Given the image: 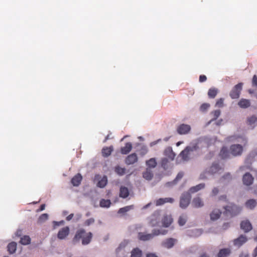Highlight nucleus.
<instances>
[{"label":"nucleus","instance_id":"obj_1","mask_svg":"<svg viewBox=\"0 0 257 257\" xmlns=\"http://www.w3.org/2000/svg\"><path fill=\"white\" fill-rule=\"evenodd\" d=\"M167 233V230H160L158 229H154L152 230V233L145 234L143 232H139L138 233V238L140 240L147 241L153 239L155 236L160 234L164 235Z\"/></svg>","mask_w":257,"mask_h":257},{"label":"nucleus","instance_id":"obj_2","mask_svg":"<svg viewBox=\"0 0 257 257\" xmlns=\"http://www.w3.org/2000/svg\"><path fill=\"white\" fill-rule=\"evenodd\" d=\"M224 213L226 215L232 217L238 214L241 212L242 208L240 206L231 203L224 207Z\"/></svg>","mask_w":257,"mask_h":257},{"label":"nucleus","instance_id":"obj_3","mask_svg":"<svg viewBox=\"0 0 257 257\" xmlns=\"http://www.w3.org/2000/svg\"><path fill=\"white\" fill-rule=\"evenodd\" d=\"M199 149L197 144H193L189 146H187L180 154V156L184 161H188L189 159L191 153L194 151H196Z\"/></svg>","mask_w":257,"mask_h":257},{"label":"nucleus","instance_id":"obj_4","mask_svg":"<svg viewBox=\"0 0 257 257\" xmlns=\"http://www.w3.org/2000/svg\"><path fill=\"white\" fill-rule=\"evenodd\" d=\"M243 85V83L240 82L232 88L229 93V96L232 99H237L239 97Z\"/></svg>","mask_w":257,"mask_h":257},{"label":"nucleus","instance_id":"obj_5","mask_svg":"<svg viewBox=\"0 0 257 257\" xmlns=\"http://www.w3.org/2000/svg\"><path fill=\"white\" fill-rule=\"evenodd\" d=\"M191 199V195L189 193H183L180 200V207L183 209L186 208L189 204Z\"/></svg>","mask_w":257,"mask_h":257},{"label":"nucleus","instance_id":"obj_6","mask_svg":"<svg viewBox=\"0 0 257 257\" xmlns=\"http://www.w3.org/2000/svg\"><path fill=\"white\" fill-rule=\"evenodd\" d=\"M149 225L151 227H155L159 225L160 217L158 212H155L148 218Z\"/></svg>","mask_w":257,"mask_h":257},{"label":"nucleus","instance_id":"obj_7","mask_svg":"<svg viewBox=\"0 0 257 257\" xmlns=\"http://www.w3.org/2000/svg\"><path fill=\"white\" fill-rule=\"evenodd\" d=\"M243 151V148L239 144L232 145L230 147V152L234 156L241 155Z\"/></svg>","mask_w":257,"mask_h":257},{"label":"nucleus","instance_id":"obj_8","mask_svg":"<svg viewBox=\"0 0 257 257\" xmlns=\"http://www.w3.org/2000/svg\"><path fill=\"white\" fill-rule=\"evenodd\" d=\"M86 234V231L84 229L81 228L78 229L76 233L72 239V242L74 244H76L79 242L81 239H82V238Z\"/></svg>","mask_w":257,"mask_h":257},{"label":"nucleus","instance_id":"obj_9","mask_svg":"<svg viewBox=\"0 0 257 257\" xmlns=\"http://www.w3.org/2000/svg\"><path fill=\"white\" fill-rule=\"evenodd\" d=\"M70 233V228L65 226L61 228L57 233V237L61 240L66 239Z\"/></svg>","mask_w":257,"mask_h":257},{"label":"nucleus","instance_id":"obj_10","mask_svg":"<svg viewBox=\"0 0 257 257\" xmlns=\"http://www.w3.org/2000/svg\"><path fill=\"white\" fill-rule=\"evenodd\" d=\"M190 130V126L184 123L179 125L177 128V132L180 135H186L188 134Z\"/></svg>","mask_w":257,"mask_h":257},{"label":"nucleus","instance_id":"obj_11","mask_svg":"<svg viewBox=\"0 0 257 257\" xmlns=\"http://www.w3.org/2000/svg\"><path fill=\"white\" fill-rule=\"evenodd\" d=\"M138 160L137 155L136 153H133L126 157L125 159V163L127 165H132L136 163Z\"/></svg>","mask_w":257,"mask_h":257},{"label":"nucleus","instance_id":"obj_12","mask_svg":"<svg viewBox=\"0 0 257 257\" xmlns=\"http://www.w3.org/2000/svg\"><path fill=\"white\" fill-rule=\"evenodd\" d=\"M254 178L252 176V175L249 173H245L242 178V181L243 184L246 186H250L251 185L253 182Z\"/></svg>","mask_w":257,"mask_h":257},{"label":"nucleus","instance_id":"obj_13","mask_svg":"<svg viewBox=\"0 0 257 257\" xmlns=\"http://www.w3.org/2000/svg\"><path fill=\"white\" fill-rule=\"evenodd\" d=\"M173 218L170 215H165L162 219V223L163 226L165 227H169L173 222Z\"/></svg>","mask_w":257,"mask_h":257},{"label":"nucleus","instance_id":"obj_14","mask_svg":"<svg viewBox=\"0 0 257 257\" xmlns=\"http://www.w3.org/2000/svg\"><path fill=\"white\" fill-rule=\"evenodd\" d=\"M164 155L167 157L170 161L174 160L176 155L173 151L171 147H168L166 148L164 151Z\"/></svg>","mask_w":257,"mask_h":257},{"label":"nucleus","instance_id":"obj_15","mask_svg":"<svg viewBox=\"0 0 257 257\" xmlns=\"http://www.w3.org/2000/svg\"><path fill=\"white\" fill-rule=\"evenodd\" d=\"M247 239L243 235H240L238 238L233 240L234 245L238 247L241 246L243 243L246 242Z\"/></svg>","mask_w":257,"mask_h":257},{"label":"nucleus","instance_id":"obj_16","mask_svg":"<svg viewBox=\"0 0 257 257\" xmlns=\"http://www.w3.org/2000/svg\"><path fill=\"white\" fill-rule=\"evenodd\" d=\"M240 228L243 230L244 232H247L251 230L252 225L248 220H244L240 223Z\"/></svg>","mask_w":257,"mask_h":257},{"label":"nucleus","instance_id":"obj_17","mask_svg":"<svg viewBox=\"0 0 257 257\" xmlns=\"http://www.w3.org/2000/svg\"><path fill=\"white\" fill-rule=\"evenodd\" d=\"M82 180V177L79 173L75 175L71 179V183L74 186H78Z\"/></svg>","mask_w":257,"mask_h":257},{"label":"nucleus","instance_id":"obj_18","mask_svg":"<svg viewBox=\"0 0 257 257\" xmlns=\"http://www.w3.org/2000/svg\"><path fill=\"white\" fill-rule=\"evenodd\" d=\"M130 194L128 189L124 186H121L119 189V196L123 199L127 198Z\"/></svg>","mask_w":257,"mask_h":257},{"label":"nucleus","instance_id":"obj_19","mask_svg":"<svg viewBox=\"0 0 257 257\" xmlns=\"http://www.w3.org/2000/svg\"><path fill=\"white\" fill-rule=\"evenodd\" d=\"M92 233L89 232L85 234L82 239V244L84 245L88 244L91 241Z\"/></svg>","mask_w":257,"mask_h":257},{"label":"nucleus","instance_id":"obj_20","mask_svg":"<svg viewBox=\"0 0 257 257\" xmlns=\"http://www.w3.org/2000/svg\"><path fill=\"white\" fill-rule=\"evenodd\" d=\"M238 106L242 108H246L250 106V101L248 99L241 98L238 102Z\"/></svg>","mask_w":257,"mask_h":257},{"label":"nucleus","instance_id":"obj_21","mask_svg":"<svg viewBox=\"0 0 257 257\" xmlns=\"http://www.w3.org/2000/svg\"><path fill=\"white\" fill-rule=\"evenodd\" d=\"M176 241V240L174 238H169L165 240L162 244L164 247L170 248L174 246Z\"/></svg>","mask_w":257,"mask_h":257},{"label":"nucleus","instance_id":"obj_22","mask_svg":"<svg viewBox=\"0 0 257 257\" xmlns=\"http://www.w3.org/2000/svg\"><path fill=\"white\" fill-rule=\"evenodd\" d=\"M220 168L217 163H213L212 166L206 171L207 173L210 174H213L218 172Z\"/></svg>","mask_w":257,"mask_h":257},{"label":"nucleus","instance_id":"obj_23","mask_svg":"<svg viewBox=\"0 0 257 257\" xmlns=\"http://www.w3.org/2000/svg\"><path fill=\"white\" fill-rule=\"evenodd\" d=\"M132 149V144L131 143H126L125 146L121 148L120 152L122 154L126 155L131 151Z\"/></svg>","mask_w":257,"mask_h":257},{"label":"nucleus","instance_id":"obj_24","mask_svg":"<svg viewBox=\"0 0 257 257\" xmlns=\"http://www.w3.org/2000/svg\"><path fill=\"white\" fill-rule=\"evenodd\" d=\"M256 123H257V117L255 115H253L247 118L246 123L247 125L253 128Z\"/></svg>","mask_w":257,"mask_h":257},{"label":"nucleus","instance_id":"obj_25","mask_svg":"<svg viewBox=\"0 0 257 257\" xmlns=\"http://www.w3.org/2000/svg\"><path fill=\"white\" fill-rule=\"evenodd\" d=\"M257 205L256 201L253 199H250L246 201L245 205L246 208L249 209H253Z\"/></svg>","mask_w":257,"mask_h":257},{"label":"nucleus","instance_id":"obj_26","mask_svg":"<svg viewBox=\"0 0 257 257\" xmlns=\"http://www.w3.org/2000/svg\"><path fill=\"white\" fill-rule=\"evenodd\" d=\"M204 203L200 197H195L192 201V205L195 208L202 207Z\"/></svg>","mask_w":257,"mask_h":257},{"label":"nucleus","instance_id":"obj_27","mask_svg":"<svg viewBox=\"0 0 257 257\" xmlns=\"http://www.w3.org/2000/svg\"><path fill=\"white\" fill-rule=\"evenodd\" d=\"M146 166L149 168H154L157 166V163L155 158H152L146 162Z\"/></svg>","mask_w":257,"mask_h":257},{"label":"nucleus","instance_id":"obj_28","mask_svg":"<svg viewBox=\"0 0 257 257\" xmlns=\"http://www.w3.org/2000/svg\"><path fill=\"white\" fill-rule=\"evenodd\" d=\"M113 151V147H104L102 150V155L104 157H107L110 155Z\"/></svg>","mask_w":257,"mask_h":257},{"label":"nucleus","instance_id":"obj_29","mask_svg":"<svg viewBox=\"0 0 257 257\" xmlns=\"http://www.w3.org/2000/svg\"><path fill=\"white\" fill-rule=\"evenodd\" d=\"M17 247V244L16 242L13 241L10 243L8 245V250L10 254L14 253L15 252Z\"/></svg>","mask_w":257,"mask_h":257},{"label":"nucleus","instance_id":"obj_30","mask_svg":"<svg viewBox=\"0 0 257 257\" xmlns=\"http://www.w3.org/2000/svg\"><path fill=\"white\" fill-rule=\"evenodd\" d=\"M221 212L218 209H215L210 214V218L212 220H215L219 218Z\"/></svg>","mask_w":257,"mask_h":257},{"label":"nucleus","instance_id":"obj_31","mask_svg":"<svg viewBox=\"0 0 257 257\" xmlns=\"http://www.w3.org/2000/svg\"><path fill=\"white\" fill-rule=\"evenodd\" d=\"M205 187V184L204 183H200L198 185H197L195 186H193L190 188L189 189V191L191 193H195L199 190L203 189Z\"/></svg>","mask_w":257,"mask_h":257},{"label":"nucleus","instance_id":"obj_32","mask_svg":"<svg viewBox=\"0 0 257 257\" xmlns=\"http://www.w3.org/2000/svg\"><path fill=\"white\" fill-rule=\"evenodd\" d=\"M143 177L147 180H151L153 177V173L149 168H147L143 173Z\"/></svg>","mask_w":257,"mask_h":257},{"label":"nucleus","instance_id":"obj_33","mask_svg":"<svg viewBox=\"0 0 257 257\" xmlns=\"http://www.w3.org/2000/svg\"><path fill=\"white\" fill-rule=\"evenodd\" d=\"M230 253V250L229 248H223L219 250L217 254V257H226Z\"/></svg>","mask_w":257,"mask_h":257},{"label":"nucleus","instance_id":"obj_34","mask_svg":"<svg viewBox=\"0 0 257 257\" xmlns=\"http://www.w3.org/2000/svg\"><path fill=\"white\" fill-rule=\"evenodd\" d=\"M142 251L139 248H134L131 251V257H141Z\"/></svg>","mask_w":257,"mask_h":257},{"label":"nucleus","instance_id":"obj_35","mask_svg":"<svg viewBox=\"0 0 257 257\" xmlns=\"http://www.w3.org/2000/svg\"><path fill=\"white\" fill-rule=\"evenodd\" d=\"M219 156L223 159L227 158L229 157V152L226 147H222L220 152Z\"/></svg>","mask_w":257,"mask_h":257},{"label":"nucleus","instance_id":"obj_36","mask_svg":"<svg viewBox=\"0 0 257 257\" xmlns=\"http://www.w3.org/2000/svg\"><path fill=\"white\" fill-rule=\"evenodd\" d=\"M218 89L215 88H211L208 91V97L210 98H214L218 93Z\"/></svg>","mask_w":257,"mask_h":257},{"label":"nucleus","instance_id":"obj_37","mask_svg":"<svg viewBox=\"0 0 257 257\" xmlns=\"http://www.w3.org/2000/svg\"><path fill=\"white\" fill-rule=\"evenodd\" d=\"M114 172L119 176H123L125 173V169L117 165L114 168Z\"/></svg>","mask_w":257,"mask_h":257},{"label":"nucleus","instance_id":"obj_38","mask_svg":"<svg viewBox=\"0 0 257 257\" xmlns=\"http://www.w3.org/2000/svg\"><path fill=\"white\" fill-rule=\"evenodd\" d=\"M171 161L169 159L164 158L161 159V167L165 170H167L169 167V164Z\"/></svg>","mask_w":257,"mask_h":257},{"label":"nucleus","instance_id":"obj_39","mask_svg":"<svg viewBox=\"0 0 257 257\" xmlns=\"http://www.w3.org/2000/svg\"><path fill=\"white\" fill-rule=\"evenodd\" d=\"M107 183V178L106 176H104L98 182L97 186L100 188H103L106 185Z\"/></svg>","mask_w":257,"mask_h":257},{"label":"nucleus","instance_id":"obj_40","mask_svg":"<svg viewBox=\"0 0 257 257\" xmlns=\"http://www.w3.org/2000/svg\"><path fill=\"white\" fill-rule=\"evenodd\" d=\"M20 242L23 245L29 244L31 242V238L28 235H24L21 238Z\"/></svg>","mask_w":257,"mask_h":257},{"label":"nucleus","instance_id":"obj_41","mask_svg":"<svg viewBox=\"0 0 257 257\" xmlns=\"http://www.w3.org/2000/svg\"><path fill=\"white\" fill-rule=\"evenodd\" d=\"M100 206L101 207H106L108 208L110 206L111 202L109 199H102L100 201Z\"/></svg>","mask_w":257,"mask_h":257},{"label":"nucleus","instance_id":"obj_42","mask_svg":"<svg viewBox=\"0 0 257 257\" xmlns=\"http://www.w3.org/2000/svg\"><path fill=\"white\" fill-rule=\"evenodd\" d=\"M133 208L134 205H133L126 206L124 207L120 208L118 211V213L120 214H124Z\"/></svg>","mask_w":257,"mask_h":257},{"label":"nucleus","instance_id":"obj_43","mask_svg":"<svg viewBox=\"0 0 257 257\" xmlns=\"http://www.w3.org/2000/svg\"><path fill=\"white\" fill-rule=\"evenodd\" d=\"M48 218V215L47 213L42 214L38 218V222L39 223H43L46 221Z\"/></svg>","mask_w":257,"mask_h":257},{"label":"nucleus","instance_id":"obj_44","mask_svg":"<svg viewBox=\"0 0 257 257\" xmlns=\"http://www.w3.org/2000/svg\"><path fill=\"white\" fill-rule=\"evenodd\" d=\"M187 221V216L185 215H182L180 216L178 219V223L180 226L184 225Z\"/></svg>","mask_w":257,"mask_h":257},{"label":"nucleus","instance_id":"obj_45","mask_svg":"<svg viewBox=\"0 0 257 257\" xmlns=\"http://www.w3.org/2000/svg\"><path fill=\"white\" fill-rule=\"evenodd\" d=\"M148 152V149L147 146H143L141 147L139 150L140 155L141 156H144L146 155Z\"/></svg>","mask_w":257,"mask_h":257},{"label":"nucleus","instance_id":"obj_46","mask_svg":"<svg viewBox=\"0 0 257 257\" xmlns=\"http://www.w3.org/2000/svg\"><path fill=\"white\" fill-rule=\"evenodd\" d=\"M223 98H220L218 99L216 102L215 106L218 107H222L223 106Z\"/></svg>","mask_w":257,"mask_h":257},{"label":"nucleus","instance_id":"obj_47","mask_svg":"<svg viewBox=\"0 0 257 257\" xmlns=\"http://www.w3.org/2000/svg\"><path fill=\"white\" fill-rule=\"evenodd\" d=\"M94 222V219L93 218H91L87 219L85 221L84 225L85 226H89L90 224Z\"/></svg>","mask_w":257,"mask_h":257},{"label":"nucleus","instance_id":"obj_48","mask_svg":"<svg viewBox=\"0 0 257 257\" xmlns=\"http://www.w3.org/2000/svg\"><path fill=\"white\" fill-rule=\"evenodd\" d=\"M252 86L257 89V76L256 75H253L252 77Z\"/></svg>","mask_w":257,"mask_h":257},{"label":"nucleus","instance_id":"obj_49","mask_svg":"<svg viewBox=\"0 0 257 257\" xmlns=\"http://www.w3.org/2000/svg\"><path fill=\"white\" fill-rule=\"evenodd\" d=\"M214 118L213 119H217L220 114V111L219 110H216L212 112Z\"/></svg>","mask_w":257,"mask_h":257},{"label":"nucleus","instance_id":"obj_50","mask_svg":"<svg viewBox=\"0 0 257 257\" xmlns=\"http://www.w3.org/2000/svg\"><path fill=\"white\" fill-rule=\"evenodd\" d=\"M155 203L156 206H160L163 205L164 204L163 198H159L157 199Z\"/></svg>","mask_w":257,"mask_h":257},{"label":"nucleus","instance_id":"obj_51","mask_svg":"<svg viewBox=\"0 0 257 257\" xmlns=\"http://www.w3.org/2000/svg\"><path fill=\"white\" fill-rule=\"evenodd\" d=\"M210 106V105L208 103H203L200 106V109L202 111H205L207 110Z\"/></svg>","mask_w":257,"mask_h":257},{"label":"nucleus","instance_id":"obj_52","mask_svg":"<svg viewBox=\"0 0 257 257\" xmlns=\"http://www.w3.org/2000/svg\"><path fill=\"white\" fill-rule=\"evenodd\" d=\"M163 200L164 201V204L165 203H168V202L172 203L174 201L173 198H170V197L163 198Z\"/></svg>","mask_w":257,"mask_h":257},{"label":"nucleus","instance_id":"obj_53","mask_svg":"<svg viewBox=\"0 0 257 257\" xmlns=\"http://www.w3.org/2000/svg\"><path fill=\"white\" fill-rule=\"evenodd\" d=\"M219 192V189L218 188L215 187L214 188L211 192V195L212 196H215Z\"/></svg>","mask_w":257,"mask_h":257},{"label":"nucleus","instance_id":"obj_54","mask_svg":"<svg viewBox=\"0 0 257 257\" xmlns=\"http://www.w3.org/2000/svg\"><path fill=\"white\" fill-rule=\"evenodd\" d=\"M207 80V77L205 75H201L200 76H199V82H205V81H206Z\"/></svg>","mask_w":257,"mask_h":257},{"label":"nucleus","instance_id":"obj_55","mask_svg":"<svg viewBox=\"0 0 257 257\" xmlns=\"http://www.w3.org/2000/svg\"><path fill=\"white\" fill-rule=\"evenodd\" d=\"M183 175H184V173L183 172H179L178 174V175L176 178V180H180L183 177Z\"/></svg>","mask_w":257,"mask_h":257},{"label":"nucleus","instance_id":"obj_56","mask_svg":"<svg viewBox=\"0 0 257 257\" xmlns=\"http://www.w3.org/2000/svg\"><path fill=\"white\" fill-rule=\"evenodd\" d=\"M146 257H158L155 253H148L146 254Z\"/></svg>","mask_w":257,"mask_h":257},{"label":"nucleus","instance_id":"obj_57","mask_svg":"<svg viewBox=\"0 0 257 257\" xmlns=\"http://www.w3.org/2000/svg\"><path fill=\"white\" fill-rule=\"evenodd\" d=\"M223 178L224 179H228L230 180L231 178V175L229 173L226 174V175L223 176Z\"/></svg>","mask_w":257,"mask_h":257},{"label":"nucleus","instance_id":"obj_58","mask_svg":"<svg viewBox=\"0 0 257 257\" xmlns=\"http://www.w3.org/2000/svg\"><path fill=\"white\" fill-rule=\"evenodd\" d=\"M54 224L55 225L59 226L64 224V221H61L59 222L54 221Z\"/></svg>","mask_w":257,"mask_h":257},{"label":"nucleus","instance_id":"obj_59","mask_svg":"<svg viewBox=\"0 0 257 257\" xmlns=\"http://www.w3.org/2000/svg\"><path fill=\"white\" fill-rule=\"evenodd\" d=\"M22 234V230L21 229L18 230L17 231V232H16V235L17 236H21Z\"/></svg>","mask_w":257,"mask_h":257},{"label":"nucleus","instance_id":"obj_60","mask_svg":"<svg viewBox=\"0 0 257 257\" xmlns=\"http://www.w3.org/2000/svg\"><path fill=\"white\" fill-rule=\"evenodd\" d=\"M73 216H74V214L73 213L69 214L68 216L66 217V220L67 221H70L71 219H72Z\"/></svg>","mask_w":257,"mask_h":257},{"label":"nucleus","instance_id":"obj_61","mask_svg":"<svg viewBox=\"0 0 257 257\" xmlns=\"http://www.w3.org/2000/svg\"><path fill=\"white\" fill-rule=\"evenodd\" d=\"M45 208V205L44 204H42L40 207V208L39 209L38 211H42L43 210H44Z\"/></svg>","mask_w":257,"mask_h":257},{"label":"nucleus","instance_id":"obj_62","mask_svg":"<svg viewBox=\"0 0 257 257\" xmlns=\"http://www.w3.org/2000/svg\"><path fill=\"white\" fill-rule=\"evenodd\" d=\"M109 139V135H108L107 136H106L105 139L104 140L103 143H105Z\"/></svg>","mask_w":257,"mask_h":257},{"label":"nucleus","instance_id":"obj_63","mask_svg":"<svg viewBox=\"0 0 257 257\" xmlns=\"http://www.w3.org/2000/svg\"><path fill=\"white\" fill-rule=\"evenodd\" d=\"M248 92L249 94H252L254 93V90L251 89H249L248 90Z\"/></svg>","mask_w":257,"mask_h":257},{"label":"nucleus","instance_id":"obj_64","mask_svg":"<svg viewBox=\"0 0 257 257\" xmlns=\"http://www.w3.org/2000/svg\"><path fill=\"white\" fill-rule=\"evenodd\" d=\"M239 257H248V255L246 254L241 253L240 254Z\"/></svg>","mask_w":257,"mask_h":257}]
</instances>
